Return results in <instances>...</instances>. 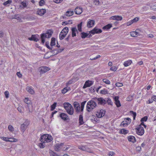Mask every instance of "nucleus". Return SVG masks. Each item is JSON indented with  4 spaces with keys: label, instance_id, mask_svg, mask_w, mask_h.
<instances>
[{
    "label": "nucleus",
    "instance_id": "nucleus-20",
    "mask_svg": "<svg viewBox=\"0 0 156 156\" xmlns=\"http://www.w3.org/2000/svg\"><path fill=\"white\" fill-rule=\"evenodd\" d=\"M46 12V9H41L38 10L37 11V14L40 16H42Z\"/></svg>",
    "mask_w": 156,
    "mask_h": 156
},
{
    "label": "nucleus",
    "instance_id": "nucleus-37",
    "mask_svg": "<svg viewBox=\"0 0 156 156\" xmlns=\"http://www.w3.org/2000/svg\"><path fill=\"white\" fill-rule=\"evenodd\" d=\"M120 132L122 134H125L128 133V131L125 129H122L120 130Z\"/></svg>",
    "mask_w": 156,
    "mask_h": 156
},
{
    "label": "nucleus",
    "instance_id": "nucleus-5",
    "mask_svg": "<svg viewBox=\"0 0 156 156\" xmlns=\"http://www.w3.org/2000/svg\"><path fill=\"white\" fill-rule=\"evenodd\" d=\"M29 124V121L28 120H26L24 122L21 124L20 126V129L21 131L23 133L27 129Z\"/></svg>",
    "mask_w": 156,
    "mask_h": 156
},
{
    "label": "nucleus",
    "instance_id": "nucleus-45",
    "mask_svg": "<svg viewBox=\"0 0 156 156\" xmlns=\"http://www.w3.org/2000/svg\"><path fill=\"white\" fill-rule=\"evenodd\" d=\"M57 104V103L56 102H54V103L51 105V110L53 111V110L55 108V107L56 106V105Z\"/></svg>",
    "mask_w": 156,
    "mask_h": 156
},
{
    "label": "nucleus",
    "instance_id": "nucleus-42",
    "mask_svg": "<svg viewBox=\"0 0 156 156\" xmlns=\"http://www.w3.org/2000/svg\"><path fill=\"white\" fill-rule=\"evenodd\" d=\"M11 2H12L11 0H8V1L4 2L3 3V5H7L9 4H10L11 3Z\"/></svg>",
    "mask_w": 156,
    "mask_h": 156
},
{
    "label": "nucleus",
    "instance_id": "nucleus-62",
    "mask_svg": "<svg viewBox=\"0 0 156 156\" xmlns=\"http://www.w3.org/2000/svg\"><path fill=\"white\" fill-rule=\"evenodd\" d=\"M23 109V108L21 106H19L17 108L18 111L20 113L22 112V110Z\"/></svg>",
    "mask_w": 156,
    "mask_h": 156
},
{
    "label": "nucleus",
    "instance_id": "nucleus-48",
    "mask_svg": "<svg viewBox=\"0 0 156 156\" xmlns=\"http://www.w3.org/2000/svg\"><path fill=\"white\" fill-rule=\"evenodd\" d=\"M139 20V18L138 17H136L133 20H131L133 23H136Z\"/></svg>",
    "mask_w": 156,
    "mask_h": 156
},
{
    "label": "nucleus",
    "instance_id": "nucleus-25",
    "mask_svg": "<svg viewBox=\"0 0 156 156\" xmlns=\"http://www.w3.org/2000/svg\"><path fill=\"white\" fill-rule=\"evenodd\" d=\"M72 31V36L74 37L76 36V33L77 32V30L76 27H73L71 29Z\"/></svg>",
    "mask_w": 156,
    "mask_h": 156
},
{
    "label": "nucleus",
    "instance_id": "nucleus-12",
    "mask_svg": "<svg viewBox=\"0 0 156 156\" xmlns=\"http://www.w3.org/2000/svg\"><path fill=\"white\" fill-rule=\"evenodd\" d=\"M102 32V31L101 29L95 27L90 31V33L92 34H99L101 33Z\"/></svg>",
    "mask_w": 156,
    "mask_h": 156
},
{
    "label": "nucleus",
    "instance_id": "nucleus-59",
    "mask_svg": "<svg viewBox=\"0 0 156 156\" xmlns=\"http://www.w3.org/2000/svg\"><path fill=\"white\" fill-rule=\"evenodd\" d=\"M115 85L117 87H122L123 85L122 83H115Z\"/></svg>",
    "mask_w": 156,
    "mask_h": 156
},
{
    "label": "nucleus",
    "instance_id": "nucleus-15",
    "mask_svg": "<svg viewBox=\"0 0 156 156\" xmlns=\"http://www.w3.org/2000/svg\"><path fill=\"white\" fill-rule=\"evenodd\" d=\"M95 24V21L94 20H90L87 23V26L88 28L92 27Z\"/></svg>",
    "mask_w": 156,
    "mask_h": 156
},
{
    "label": "nucleus",
    "instance_id": "nucleus-44",
    "mask_svg": "<svg viewBox=\"0 0 156 156\" xmlns=\"http://www.w3.org/2000/svg\"><path fill=\"white\" fill-rule=\"evenodd\" d=\"M24 102L26 103V104H30V100L29 99H28V98H25V99H24Z\"/></svg>",
    "mask_w": 156,
    "mask_h": 156
},
{
    "label": "nucleus",
    "instance_id": "nucleus-43",
    "mask_svg": "<svg viewBox=\"0 0 156 156\" xmlns=\"http://www.w3.org/2000/svg\"><path fill=\"white\" fill-rule=\"evenodd\" d=\"M147 119V116H145L141 120V121L142 122L140 125H142L143 122L145 121H146Z\"/></svg>",
    "mask_w": 156,
    "mask_h": 156
},
{
    "label": "nucleus",
    "instance_id": "nucleus-64",
    "mask_svg": "<svg viewBox=\"0 0 156 156\" xmlns=\"http://www.w3.org/2000/svg\"><path fill=\"white\" fill-rule=\"evenodd\" d=\"M115 153L113 151L110 152L108 154L109 156H113L114 155Z\"/></svg>",
    "mask_w": 156,
    "mask_h": 156
},
{
    "label": "nucleus",
    "instance_id": "nucleus-61",
    "mask_svg": "<svg viewBox=\"0 0 156 156\" xmlns=\"http://www.w3.org/2000/svg\"><path fill=\"white\" fill-rule=\"evenodd\" d=\"M44 143H40L39 144V147L41 148H44L45 147V144H44Z\"/></svg>",
    "mask_w": 156,
    "mask_h": 156
},
{
    "label": "nucleus",
    "instance_id": "nucleus-29",
    "mask_svg": "<svg viewBox=\"0 0 156 156\" xmlns=\"http://www.w3.org/2000/svg\"><path fill=\"white\" fill-rule=\"evenodd\" d=\"M26 90L27 91L31 94H34V91L30 87H27L26 88Z\"/></svg>",
    "mask_w": 156,
    "mask_h": 156
},
{
    "label": "nucleus",
    "instance_id": "nucleus-51",
    "mask_svg": "<svg viewBox=\"0 0 156 156\" xmlns=\"http://www.w3.org/2000/svg\"><path fill=\"white\" fill-rule=\"evenodd\" d=\"M86 147L85 146H80L79 147V148L83 151H85Z\"/></svg>",
    "mask_w": 156,
    "mask_h": 156
},
{
    "label": "nucleus",
    "instance_id": "nucleus-17",
    "mask_svg": "<svg viewBox=\"0 0 156 156\" xmlns=\"http://www.w3.org/2000/svg\"><path fill=\"white\" fill-rule=\"evenodd\" d=\"M64 50V48H62L61 49H54L51 51V52L54 55H56L59 53L61 52Z\"/></svg>",
    "mask_w": 156,
    "mask_h": 156
},
{
    "label": "nucleus",
    "instance_id": "nucleus-11",
    "mask_svg": "<svg viewBox=\"0 0 156 156\" xmlns=\"http://www.w3.org/2000/svg\"><path fill=\"white\" fill-rule=\"evenodd\" d=\"M140 32V30L139 29H137L135 31L131 32L130 33V35L133 37H136L138 35H140L139 33Z\"/></svg>",
    "mask_w": 156,
    "mask_h": 156
},
{
    "label": "nucleus",
    "instance_id": "nucleus-47",
    "mask_svg": "<svg viewBox=\"0 0 156 156\" xmlns=\"http://www.w3.org/2000/svg\"><path fill=\"white\" fill-rule=\"evenodd\" d=\"M130 113H131V114H132L133 115V119L134 120L135 119L136 116V112H134L132 111H130Z\"/></svg>",
    "mask_w": 156,
    "mask_h": 156
},
{
    "label": "nucleus",
    "instance_id": "nucleus-60",
    "mask_svg": "<svg viewBox=\"0 0 156 156\" xmlns=\"http://www.w3.org/2000/svg\"><path fill=\"white\" fill-rule=\"evenodd\" d=\"M21 4L23 6L24 8L26 7L27 6V5L26 2L24 1L22 2H21Z\"/></svg>",
    "mask_w": 156,
    "mask_h": 156
},
{
    "label": "nucleus",
    "instance_id": "nucleus-38",
    "mask_svg": "<svg viewBox=\"0 0 156 156\" xmlns=\"http://www.w3.org/2000/svg\"><path fill=\"white\" fill-rule=\"evenodd\" d=\"M86 101H84L81 103V107H80L81 109V111L82 112L83 111L85 104L86 103Z\"/></svg>",
    "mask_w": 156,
    "mask_h": 156
},
{
    "label": "nucleus",
    "instance_id": "nucleus-41",
    "mask_svg": "<svg viewBox=\"0 0 156 156\" xmlns=\"http://www.w3.org/2000/svg\"><path fill=\"white\" fill-rule=\"evenodd\" d=\"M9 130L11 132L14 131V129L13 127L11 125H9L8 126Z\"/></svg>",
    "mask_w": 156,
    "mask_h": 156
},
{
    "label": "nucleus",
    "instance_id": "nucleus-28",
    "mask_svg": "<svg viewBox=\"0 0 156 156\" xmlns=\"http://www.w3.org/2000/svg\"><path fill=\"white\" fill-rule=\"evenodd\" d=\"M84 122L83 121V116L82 115H80L79 117V123L80 125H81L84 123Z\"/></svg>",
    "mask_w": 156,
    "mask_h": 156
},
{
    "label": "nucleus",
    "instance_id": "nucleus-19",
    "mask_svg": "<svg viewBox=\"0 0 156 156\" xmlns=\"http://www.w3.org/2000/svg\"><path fill=\"white\" fill-rule=\"evenodd\" d=\"M60 117L63 120L66 121L68 119V116L66 114L61 113L59 115Z\"/></svg>",
    "mask_w": 156,
    "mask_h": 156
},
{
    "label": "nucleus",
    "instance_id": "nucleus-58",
    "mask_svg": "<svg viewBox=\"0 0 156 156\" xmlns=\"http://www.w3.org/2000/svg\"><path fill=\"white\" fill-rule=\"evenodd\" d=\"M85 151L90 153H92V151L90 150L89 148L86 147Z\"/></svg>",
    "mask_w": 156,
    "mask_h": 156
},
{
    "label": "nucleus",
    "instance_id": "nucleus-24",
    "mask_svg": "<svg viewBox=\"0 0 156 156\" xmlns=\"http://www.w3.org/2000/svg\"><path fill=\"white\" fill-rule=\"evenodd\" d=\"M132 61L131 60H129L124 62L123 65L125 67L129 66L132 63Z\"/></svg>",
    "mask_w": 156,
    "mask_h": 156
},
{
    "label": "nucleus",
    "instance_id": "nucleus-4",
    "mask_svg": "<svg viewBox=\"0 0 156 156\" xmlns=\"http://www.w3.org/2000/svg\"><path fill=\"white\" fill-rule=\"evenodd\" d=\"M53 33V32L51 30H49L45 33L42 34L41 35V38L42 43H44L45 38H49L51 37Z\"/></svg>",
    "mask_w": 156,
    "mask_h": 156
},
{
    "label": "nucleus",
    "instance_id": "nucleus-10",
    "mask_svg": "<svg viewBox=\"0 0 156 156\" xmlns=\"http://www.w3.org/2000/svg\"><path fill=\"white\" fill-rule=\"evenodd\" d=\"M105 113V111L101 109L97 111L96 113V115L98 118H101L104 116Z\"/></svg>",
    "mask_w": 156,
    "mask_h": 156
},
{
    "label": "nucleus",
    "instance_id": "nucleus-22",
    "mask_svg": "<svg viewBox=\"0 0 156 156\" xmlns=\"http://www.w3.org/2000/svg\"><path fill=\"white\" fill-rule=\"evenodd\" d=\"M73 10L69 9L66 11L65 14L67 16H72L73 14Z\"/></svg>",
    "mask_w": 156,
    "mask_h": 156
},
{
    "label": "nucleus",
    "instance_id": "nucleus-32",
    "mask_svg": "<svg viewBox=\"0 0 156 156\" xmlns=\"http://www.w3.org/2000/svg\"><path fill=\"white\" fill-rule=\"evenodd\" d=\"M66 34L61 32L59 36L60 39V40L63 39L66 36Z\"/></svg>",
    "mask_w": 156,
    "mask_h": 156
},
{
    "label": "nucleus",
    "instance_id": "nucleus-52",
    "mask_svg": "<svg viewBox=\"0 0 156 156\" xmlns=\"http://www.w3.org/2000/svg\"><path fill=\"white\" fill-rule=\"evenodd\" d=\"M133 99V96H129L126 98V100L128 101H130Z\"/></svg>",
    "mask_w": 156,
    "mask_h": 156
},
{
    "label": "nucleus",
    "instance_id": "nucleus-39",
    "mask_svg": "<svg viewBox=\"0 0 156 156\" xmlns=\"http://www.w3.org/2000/svg\"><path fill=\"white\" fill-rule=\"evenodd\" d=\"M103 82L107 84H110V81L106 79H103L102 80Z\"/></svg>",
    "mask_w": 156,
    "mask_h": 156
},
{
    "label": "nucleus",
    "instance_id": "nucleus-16",
    "mask_svg": "<svg viewBox=\"0 0 156 156\" xmlns=\"http://www.w3.org/2000/svg\"><path fill=\"white\" fill-rule=\"evenodd\" d=\"M83 12V9L80 7L76 8L74 10V12L76 14L80 15Z\"/></svg>",
    "mask_w": 156,
    "mask_h": 156
},
{
    "label": "nucleus",
    "instance_id": "nucleus-30",
    "mask_svg": "<svg viewBox=\"0 0 156 156\" xmlns=\"http://www.w3.org/2000/svg\"><path fill=\"white\" fill-rule=\"evenodd\" d=\"M49 153L50 156H60L51 150L49 151Z\"/></svg>",
    "mask_w": 156,
    "mask_h": 156
},
{
    "label": "nucleus",
    "instance_id": "nucleus-63",
    "mask_svg": "<svg viewBox=\"0 0 156 156\" xmlns=\"http://www.w3.org/2000/svg\"><path fill=\"white\" fill-rule=\"evenodd\" d=\"M94 2L96 5H98L100 3L99 1L98 0H94Z\"/></svg>",
    "mask_w": 156,
    "mask_h": 156
},
{
    "label": "nucleus",
    "instance_id": "nucleus-14",
    "mask_svg": "<svg viewBox=\"0 0 156 156\" xmlns=\"http://www.w3.org/2000/svg\"><path fill=\"white\" fill-rule=\"evenodd\" d=\"M122 17L119 16H113L109 18L110 20H116L117 21H121L122 20Z\"/></svg>",
    "mask_w": 156,
    "mask_h": 156
},
{
    "label": "nucleus",
    "instance_id": "nucleus-53",
    "mask_svg": "<svg viewBox=\"0 0 156 156\" xmlns=\"http://www.w3.org/2000/svg\"><path fill=\"white\" fill-rule=\"evenodd\" d=\"M110 70L114 72L116 71L117 70V68L115 66L112 67L110 68Z\"/></svg>",
    "mask_w": 156,
    "mask_h": 156
},
{
    "label": "nucleus",
    "instance_id": "nucleus-34",
    "mask_svg": "<svg viewBox=\"0 0 156 156\" xmlns=\"http://www.w3.org/2000/svg\"><path fill=\"white\" fill-rule=\"evenodd\" d=\"M8 142H16L18 141L17 139L14 138H9Z\"/></svg>",
    "mask_w": 156,
    "mask_h": 156
},
{
    "label": "nucleus",
    "instance_id": "nucleus-31",
    "mask_svg": "<svg viewBox=\"0 0 156 156\" xmlns=\"http://www.w3.org/2000/svg\"><path fill=\"white\" fill-rule=\"evenodd\" d=\"M69 31V29L67 27H65L62 30L61 32L62 33H64L66 35H67V33Z\"/></svg>",
    "mask_w": 156,
    "mask_h": 156
},
{
    "label": "nucleus",
    "instance_id": "nucleus-13",
    "mask_svg": "<svg viewBox=\"0 0 156 156\" xmlns=\"http://www.w3.org/2000/svg\"><path fill=\"white\" fill-rule=\"evenodd\" d=\"M94 82L92 81L87 80L85 82L83 87V88L85 89L87 87H90L93 83Z\"/></svg>",
    "mask_w": 156,
    "mask_h": 156
},
{
    "label": "nucleus",
    "instance_id": "nucleus-49",
    "mask_svg": "<svg viewBox=\"0 0 156 156\" xmlns=\"http://www.w3.org/2000/svg\"><path fill=\"white\" fill-rule=\"evenodd\" d=\"M45 4V2L44 0H41L39 2V5L42 6L43 5Z\"/></svg>",
    "mask_w": 156,
    "mask_h": 156
},
{
    "label": "nucleus",
    "instance_id": "nucleus-8",
    "mask_svg": "<svg viewBox=\"0 0 156 156\" xmlns=\"http://www.w3.org/2000/svg\"><path fill=\"white\" fill-rule=\"evenodd\" d=\"M38 70L40 74H41L45 73L49 70L50 68L46 66H42L39 68Z\"/></svg>",
    "mask_w": 156,
    "mask_h": 156
},
{
    "label": "nucleus",
    "instance_id": "nucleus-27",
    "mask_svg": "<svg viewBox=\"0 0 156 156\" xmlns=\"http://www.w3.org/2000/svg\"><path fill=\"white\" fill-rule=\"evenodd\" d=\"M70 88L68 87H66L64 88L62 90V92L63 94H65L67 91L70 90Z\"/></svg>",
    "mask_w": 156,
    "mask_h": 156
},
{
    "label": "nucleus",
    "instance_id": "nucleus-9",
    "mask_svg": "<svg viewBox=\"0 0 156 156\" xmlns=\"http://www.w3.org/2000/svg\"><path fill=\"white\" fill-rule=\"evenodd\" d=\"M94 98L98 104L103 105H104L106 103V100L103 98H97L96 97Z\"/></svg>",
    "mask_w": 156,
    "mask_h": 156
},
{
    "label": "nucleus",
    "instance_id": "nucleus-40",
    "mask_svg": "<svg viewBox=\"0 0 156 156\" xmlns=\"http://www.w3.org/2000/svg\"><path fill=\"white\" fill-rule=\"evenodd\" d=\"M0 139L2 140L6 141V142H8L9 141V138L7 137H4V136H2L0 137Z\"/></svg>",
    "mask_w": 156,
    "mask_h": 156
},
{
    "label": "nucleus",
    "instance_id": "nucleus-57",
    "mask_svg": "<svg viewBox=\"0 0 156 156\" xmlns=\"http://www.w3.org/2000/svg\"><path fill=\"white\" fill-rule=\"evenodd\" d=\"M75 108L77 112H80L81 111V109L80 106L78 107H76Z\"/></svg>",
    "mask_w": 156,
    "mask_h": 156
},
{
    "label": "nucleus",
    "instance_id": "nucleus-7",
    "mask_svg": "<svg viewBox=\"0 0 156 156\" xmlns=\"http://www.w3.org/2000/svg\"><path fill=\"white\" fill-rule=\"evenodd\" d=\"M131 121V120L129 118H125L124 120L121 123L120 126H122L123 127L126 126L130 124Z\"/></svg>",
    "mask_w": 156,
    "mask_h": 156
},
{
    "label": "nucleus",
    "instance_id": "nucleus-3",
    "mask_svg": "<svg viewBox=\"0 0 156 156\" xmlns=\"http://www.w3.org/2000/svg\"><path fill=\"white\" fill-rule=\"evenodd\" d=\"M52 140V138L51 136L48 134H44L40 138V141L43 143L49 142Z\"/></svg>",
    "mask_w": 156,
    "mask_h": 156
},
{
    "label": "nucleus",
    "instance_id": "nucleus-54",
    "mask_svg": "<svg viewBox=\"0 0 156 156\" xmlns=\"http://www.w3.org/2000/svg\"><path fill=\"white\" fill-rule=\"evenodd\" d=\"M151 8L153 11H156V5H152Z\"/></svg>",
    "mask_w": 156,
    "mask_h": 156
},
{
    "label": "nucleus",
    "instance_id": "nucleus-18",
    "mask_svg": "<svg viewBox=\"0 0 156 156\" xmlns=\"http://www.w3.org/2000/svg\"><path fill=\"white\" fill-rule=\"evenodd\" d=\"M63 145V144H57L54 147V149L56 151H58L60 150L62 146Z\"/></svg>",
    "mask_w": 156,
    "mask_h": 156
},
{
    "label": "nucleus",
    "instance_id": "nucleus-36",
    "mask_svg": "<svg viewBox=\"0 0 156 156\" xmlns=\"http://www.w3.org/2000/svg\"><path fill=\"white\" fill-rule=\"evenodd\" d=\"M55 39L54 38H52L51 39V46H54L55 44Z\"/></svg>",
    "mask_w": 156,
    "mask_h": 156
},
{
    "label": "nucleus",
    "instance_id": "nucleus-56",
    "mask_svg": "<svg viewBox=\"0 0 156 156\" xmlns=\"http://www.w3.org/2000/svg\"><path fill=\"white\" fill-rule=\"evenodd\" d=\"M5 95L6 98H8L9 97V93L8 91H6L5 92Z\"/></svg>",
    "mask_w": 156,
    "mask_h": 156
},
{
    "label": "nucleus",
    "instance_id": "nucleus-1",
    "mask_svg": "<svg viewBox=\"0 0 156 156\" xmlns=\"http://www.w3.org/2000/svg\"><path fill=\"white\" fill-rule=\"evenodd\" d=\"M98 106L95 98H92L91 100L88 101L87 105V110L88 112L91 111Z\"/></svg>",
    "mask_w": 156,
    "mask_h": 156
},
{
    "label": "nucleus",
    "instance_id": "nucleus-55",
    "mask_svg": "<svg viewBox=\"0 0 156 156\" xmlns=\"http://www.w3.org/2000/svg\"><path fill=\"white\" fill-rule=\"evenodd\" d=\"M101 56L100 55H98L96 57H95L94 58H90V60H96L98 58H100V57H101Z\"/></svg>",
    "mask_w": 156,
    "mask_h": 156
},
{
    "label": "nucleus",
    "instance_id": "nucleus-2",
    "mask_svg": "<svg viewBox=\"0 0 156 156\" xmlns=\"http://www.w3.org/2000/svg\"><path fill=\"white\" fill-rule=\"evenodd\" d=\"M65 109L66 111L68 114L72 115L74 113V110L72 105L69 103L65 102L63 104Z\"/></svg>",
    "mask_w": 156,
    "mask_h": 156
},
{
    "label": "nucleus",
    "instance_id": "nucleus-21",
    "mask_svg": "<svg viewBox=\"0 0 156 156\" xmlns=\"http://www.w3.org/2000/svg\"><path fill=\"white\" fill-rule=\"evenodd\" d=\"M114 100L115 101V103L116 106L118 107H119L121 106V104L119 101V97L117 96L115 97L114 98Z\"/></svg>",
    "mask_w": 156,
    "mask_h": 156
},
{
    "label": "nucleus",
    "instance_id": "nucleus-23",
    "mask_svg": "<svg viewBox=\"0 0 156 156\" xmlns=\"http://www.w3.org/2000/svg\"><path fill=\"white\" fill-rule=\"evenodd\" d=\"M28 39L30 41H34L36 42L38 40L37 36L35 35H32L31 37L28 38Z\"/></svg>",
    "mask_w": 156,
    "mask_h": 156
},
{
    "label": "nucleus",
    "instance_id": "nucleus-33",
    "mask_svg": "<svg viewBox=\"0 0 156 156\" xmlns=\"http://www.w3.org/2000/svg\"><path fill=\"white\" fill-rule=\"evenodd\" d=\"M112 27V24H109L103 27V29H108Z\"/></svg>",
    "mask_w": 156,
    "mask_h": 156
},
{
    "label": "nucleus",
    "instance_id": "nucleus-46",
    "mask_svg": "<svg viewBox=\"0 0 156 156\" xmlns=\"http://www.w3.org/2000/svg\"><path fill=\"white\" fill-rule=\"evenodd\" d=\"M88 36L87 34L84 32H82L81 33V37L83 38H84Z\"/></svg>",
    "mask_w": 156,
    "mask_h": 156
},
{
    "label": "nucleus",
    "instance_id": "nucleus-6",
    "mask_svg": "<svg viewBox=\"0 0 156 156\" xmlns=\"http://www.w3.org/2000/svg\"><path fill=\"white\" fill-rule=\"evenodd\" d=\"M136 133L139 135L142 136L144 133V131L143 127L141 126V125L139 126L136 128Z\"/></svg>",
    "mask_w": 156,
    "mask_h": 156
},
{
    "label": "nucleus",
    "instance_id": "nucleus-35",
    "mask_svg": "<svg viewBox=\"0 0 156 156\" xmlns=\"http://www.w3.org/2000/svg\"><path fill=\"white\" fill-rule=\"evenodd\" d=\"M82 22H81L80 24L77 25V28L80 32L82 31Z\"/></svg>",
    "mask_w": 156,
    "mask_h": 156
},
{
    "label": "nucleus",
    "instance_id": "nucleus-50",
    "mask_svg": "<svg viewBox=\"0 0 156 156\" xmlns=\"http://www.w3.org/2000/svg\"><path fill=\"white\" fill-rule=\"evenodd\" d=\"M73 106L74 107V108H76V107H78L80 106V104L77 102L75 101L73 103Z\"/></svg>",
    "mask_w": 156,
    "mask_h": 156
},
{
    "label": "nucleus",
    "instance_id": "nucleus-26",
    "mask_svg": "<svg viewBox=\"0 0 156 156\" xmlns=\"http://www.w3.org/2000/svg\"><path fill=\"white\" fill-rule=\"evenodd\" d=\"M128 140L130 142L134 143L136 141L135 137L134 136H129L128 138Z\"/></svg>",
    "mask_w": 156,
    "mask_h": 156
}]
</instances>
